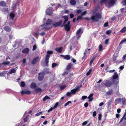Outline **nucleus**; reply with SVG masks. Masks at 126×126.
<instances>
[{
	"instance_id": "obj_1",
	"label": "nucleus",
	"mask_w": 126,
	"mask_h": 126,
	"mask_svg": "<svg viewBox=\"0 0 126 126\" xmlns=\"http://www.w3.org/2000/svg\"><path fill=\"white\" fill-rule=\"evenodd\" d=\"M52 21V20L48 19L47 20L46 23L41 25L39 28H41V30H44V31H48L51 28L49 26L51 24Z\"/></svg>"
},
{
	"instance_id": "obj_2",
	"label": "nucleus",
	"mask_w": 126,
	"mask_h": 126,
	"mask_svg": "<svg viewBox=\"0 0 126 126\" xmlns=\"http://www.w3.org/2000/svg\"><path fill=\"white\" fill-rule=\"evenodd\" d=\"M101 17V14L99 13H96L95 14L93 15L91 17L90 19L94 22H97L99 19Z\"/></svg>"
},
{
	"instance_id": "obj_3",
	"label": "nucleus",
	"mask_w": 126,
	"mask_h": 126,
	"mask_svg": "<svg viewBox=\"0 0 126 126\" xmlns=\"http://www.w3.org/2000/svg\"><path fill=\"white\" fill-rule=\"evenodd\" d=\"M47 55H46L45 60L46 65L47 66L48 65V63L49 62V59L50 56V54H53V52L51 50H48L47 51Z\"/></svg>"
},
{
	"instance_id": "obj_4",
	"label": "nucleus",
	"mask_w": 126,
	"mask_h": 126,
	"mask_svg": "<svg viewBox=\"0 0 126 126\" xmlns=\"http://www.w3.org/2000/svg\"><path fill=\"white\" fill-rule=\"evenodd\" d=\"M112 78L114 79L112 80V82L114 83V84L116 85L117 86V84L119 81L118 78V75L117 72H115L112 77Z\"/></svg>"
},
{
	"instance_id": "obj_5",
	"label": "nucleus",
	"mask_w": 126,
	"mask_h": 126,
	"mask_svg": "<svg viewBox=\"0 0 126 126\" xmlns=\"http://www.w3.org/2000/svg\"><path fill=\"white\" fill-rule=\"evenodd\" d=\"M45 76V73L44 71L39 73H38V79L40 81L42 80L44 78Z\"/></svg>"
},
{
	"instance_id": "obj_6",
	"label": "nucleus",
	"mask_w": 126,
	"mask_h": 126,
	"mask_svg": "<svg viewBox=\"0 0 126 126\" xmlns=\"http://www.w3.org/2000/svg\"><path fill=\"white\" fill-rule=\"evenodd\" d=\"M115 3V0H108L107 3L108 4V7L110 8L113 6Z\"/></svg>"
},
{
	"instance_id": "obj_7",
	"label": "nucleus",
	"mask_w": 126,
	"mask_h": 126,
	"mask_svg": "<svg viewBox=\"0 0 126 126\" xmlns=\"http://www.w3.org/2000/svg\"><path fill=\"white\" fill-rule=\"evenodd\" d=\"M53 9L52 8H49L47 9L46 11V14L48 15L51 16L53 14Z\"/></svg>"
},
{
	"instance_id": "obj_8",
	"label": "nucleus",
	"mask_w": 126,
	"mask_h": 126,
	"mask_svg": "<svg viewBox=\"0 0 126 126\" xmlns=\"http://www.w3.org/2000/svg\"><path fill=\"white\" fill-rule=\"evenodd\" d=\"M62 23V21L61 20L58 22H54L52 23L53 26L55 27H56L60 26Z\"/></svg>"
},
{
	"instance_id": "obj_9",
	"label": "nucleus",
	"mask_w": 126,
	"mask_h": 126,
	"mask_svg": "<svg viewBox=\"0 0 126 126\" xmlns=\"http://www.w3.org/2000/svg\"><path fill=\"white\" fill-rule=\"evenodd\" d=\"M104 85L107 87H110L111 85L112 82L110 81L107 80L104 83Z\"/></svg>"
},
{
	"instance_id": "obj_10",
	"label": "nucleus",
	"mask_w": 126,
	"mask_h": 126,
	"mask_svg": "<svg viewBox=\"0 0 126 126\" xmlns=\"http://www.w3.org/2000/svg\"><path fill=\"white\" fill-rule=\"evenodd\" d=\"M21 94L22 95L24 94H26L27 95H29L31 93V92L29 90H26L24 91L23 90H22L21 92Z\"/></svg>"
},
{
	"instance_id": "obj_11",
	"label": "nucleus",
	"mask_w": 126,
	"mask_h": 126,
	"mask_svg": "<svg viewBox=\"0 0 126 126\" xmlns=\"http://www.w3.org/2000/svg\"><path fill=\"white\" fill-rule=\"evenodd\" d=\"M60 56L63 57L64 59L67 60H69L71 58V57L70 55H60Z\"/></svg>"
},
{
	"instance_id": "obj_12",
	"label": "nucleus",
	"mask_w": 126,
	"mask_h": 126,
	"mask_svg": "<svg viewBox=\"0 0 126 126\" xmlns=\"http://www.w3.org/2000/svg\"><path fill=\"white\" fill-rule=\"evenodd\" d=\"M63 47H57L55 48V50L58 53H61L63 50Z\"/></svg>"
},
{
	"instance_id": "obj_13",
	"label": "nucleus",
	"mask_w": 126,
	"mask_h": 126,
	"mask_svg": "<svg viewBox=\"0 0 126 126\" xmlns=\"http://www.w3.org/2000/svg\"><path fill=\"white\" fill-rule=\"evenodd\" d=\"M79 87H78L76 88L73 89L71 90V92L72 94H75L79 89Z\"/></svg>"
},
{
	"instance_id": "obj_14",
	"label": "nucleus",
	"mask_w": 126,
	"mask_h": 126,
	"mask_svg": "<svg viewBox=\"0 0 126 126\" xmlns=\"http://www.w3.org/2000/svg\"><path fill=\"white\" fill-rule=\"evenodd\" d=\"M39 59V57H37L35 58L32 61V64H35L37 62Z\"/></svg>"
},
{
	"instance_id": "obj_15",
	"label": "nucleus",
	"mask_w": 126,
	"mask_h": 126,
	"mask_svg": "<svg viewBox=\"0 0 126 126\" xmlns=\"http://www.w3.org/2000/svg\"><path fill=\"white\" fill-rule=\"evenodd\" d=\"M93 94H91L88 97V98L89 99L88 101L90 102H91L93 100Z\"/></svg>"
},
{
	"instance_id": "obj_16",
	"label": "nucleus",
	"mask_w": 126,
	"mask_h": 126,
	"mask_svg": "<svg viewBox=\"0 0 126 126\" xmlns=\"http://www.w3.org/2000/svg\"><path fill=\"white\" fill-rule=\"evenodd\" d=\"M29 51V49L27 47L25 48L22 51V52L24 53L27 54Z\"/></svg>"
},
{
	"instance_id": "obj_17",
	"label": "nucleus",
	"mask_w": 126,
	"mask_h": 126,
	"mask_svg": "<svg viewBox=\"0 0 126 126\" xmlns=\"http://www.w3.org/2000/svg\"><path fill=\"white\" fill-rule=\"evenodd\" d=\"M65 30L67 31H69L71 29L70 25H66L64 26Z\"/></svg>"
},
{
	"instance_id": "obj_18",
	"label": "nucleus",
	"mask_w": 126,
	"mask_h": 126,
	"mask_svg": "<svg viewBox=\"0 0 126 126\" xmlns=\"http://www.w3.org/2000/svg\"><path fill=\"white\" fill-rule=\"evenodd\" d=\"M6 3L4 1H0V6L2 7L6 6Z\"/></svg>"
},
{
	"instance_id": "obj_19",
	"label": "nucleus",
	"mask_w": 126,
	"mask_h": 126,
	"mask_svg": "<svg viewBox=\"0 0 126 126\" xmlns=\"http://www.w3.org/2000/svg\"><path fill=\"white\" fill-rule=\"evenodd\" d=\"M122 106L126 105V99L125 98H122Z\"/></svg>"
},
{
	"instance_id": "obj_20",
	"label": "nucleus",
	"mask_w": 126,
	"mask_h": 126,
	"mask_svg": "<svg viewBox=\"0 0 126 126\" xmlns=\"http://www.w3.org/2000/svg\"><path fill=\"white\" fill-rule=\"evenodd\" d=\"M82 32H77L76 37L77 40H78L79 39L81 36V34H82Z\"/></svg>"
},
{
	"instance_id": "obj_21",
	"label": "nucleus",
	"mask_w": 126,
	"mask_h": 126,
	"mask_svg": "<svg viewBox=\"0 0 126 126\" xmlns=\"http://www.w3.org/2000/svg\"><path fill=\"white\" fill-rule=\"evenodd\" d=\"M72 65V64L71 63H70L68 64L66 67V70H70L71 68Z\"/></svg>"
},
{
	"instance_id": "obj_22",
	"label": "nucleus",
	"mask_w": 126,
	"mask_h": 126,
	"mask_svg": "<svg viewBox=\"0 0 126 126\" xmlns=\"http://www.w3.org/2000/svg\"><path fill=\"white\" fill-rule=\"evenodd\" d=\"M30 87L32 89L34 88H36V84L34 82H32L31 84Z\"/></svg>"
},
{
	"instance_id": "obj_23",
	"label": "nucleus",
	"mask_w": 126,
	"mask_h": 126,
	"mask_svg": "<svg viewBox=\"0 0 126 126\" xmlns=\"http://www.w3.org/2000/svg\"><path fill=\"white\" fill-rule=\"evenodd\" d=\"M35 92H42L43 91L42 89L40 88H34Z\"/></svg>"
},
{
	"instance_id": "obj_24",
	"label": "nucleus",
	"mask_w": 126,
	"mask_h": 126,
	"mask_svg": "<svg viewBox=\"0 0 126 126\" xmlns=\"http://www.w3.org/2000/svg\"><path fill=\"white\" fill-rule=\"evenodd\" d=\"M70 3L71 5H75L76 4V2L75 0H71Z\"/></svg>"
},
{
	"instance_id": "obj_25",
	"label": "nucleus",
	"mask_w": 126,
	"mask_h": 126,
	"mask_svg": "<svg viewBox=\"0 0 126 126\" xmlns=\"http://www.w3.org/2000/svg\"><path fill=\"white\" fill-rule=\"evenodd\" d=\"M4 29L5 31L9 32L11 31V29L8 26H6L4 28Z\"/></svg>"
},
{
	"instance_id": "obj_26",
	"label": "nucleus",
	"mask_w": 126,
	"mask_h": 126,
	"mask_svg": "<svg viewBox=\"0 0 126 126\" xmlns=\"http://www.w3.org/2000/svg\"><path fill=\"white\" fill-rule=\"evenodd\" d=\"M113 92V90L112 89L109 90L106 93V94L107 95H111Z\"/></svg>"
},
{
	"instance_id": "obj_27",
	"label": "nucleus",
	"mask_w": 126,
	"mask_h": 126,
	"mask_svg": "<svg viewBox=\"0 0 126 126\" xmlns=\"http://www.w3.org/2000/svg\"><path fill=\"white\" fill-rule=\"evenodd\" d=\"M10 16L12 20H13L15 17V15L12 12L10 13Z\"/></svg>"
},
{
	"instance_id": "obj_28",
	"label": "nucleus",
	"mask_w": 126,
	"mask_h": 126,
	"mask_svg": "<svg viewBox=\"0 0 126 126\" xmlns=\"http://www.w3.org/2000/svg\"><path fill=\"white\" fill-rule=\"evenodd\" d=\"M50 99V98L47 95H46L43 98V101H45L46 100Z\"/></svg>"
},
{
	"instance_id": "obj_29",
	"label": "nucleus",
	"mask_w": 126,
	"mask_h": 126,
	"mask_svg": "<svg viewBox=\"0 0 126 126\" xmlns=\"http://www.w3.org/2000/svg\"><path fill=\"white\" fill-rule=\"evenodd\" d=\"M16 70L15 69H11L9 72V74H11L12 73H15L16 72Z\"/></svg>"
},
{
	"instance_id": "obj_30",
	"label": "nucleus",
	"mask_w": 126,
	"mask_h": 126,
	"mask_svg": "<svg viewBox=\"0 0 126 126\" xmlns=\"http://www.w3.org/2000/svg\"><path fill=\"white\" fill-rule=\"evenodd\" d=\"M103 46L101 44H100L99 46V49L98 51H102L103 50Z\"/></svg>"
},
{
	"instance_id": "obj_31",
	"label": "nucleus",
	"mask_w": 126,
	"mask_h": 126,
	"mask_svg": "<svg viewBox=\"0 0 126 126\" xmlns=\"http://www.w3.org/2000/svg\"><path fill=\"white\" fill-rule=\"evenodd\" d=\"M1 11L4 13H7L8 11V9L7 8H3L2 9Z\"/></svg>"
},
{
	"instance_id": "obj_32",
	"label": "nucleus",
	"mask_w": 126,
	"mask_h": 126,
	"mask_svg": "<svg viewBox=\"0 0 126 126\" xmlns=\"http://www.w3.org/2000/svg\"><path fill=\"white\" fill-rule=\"evenodd\" d=\"M72 94L71 93V92H68L66 93V95L67 96L70 97L71 96Z\"/></svg>"
},
{
	"instance_id": "obj_33",
	"label": "nucleus",
	"mask_w": 126,
	"mask_h": 126,
	"mask_svg": "<svg viewBox=\"0 0 126 126\" xmlns=\"http://www.w3.org/2000/svg\"><path fill=\"white\" fill-rule=\"evenodd\" d=\"M10 63V62L9 61H8V62L5 61V62H3L2 63V64H3L4 65H8V64H9Z\"/></svg>"
},
{
	"instance_id": "obj_34",
	"label": "nucleus",
	"mask_w": 126,
	"mask_h": 126,
	"mask_svg": "<svg viewBox=\"0 0 126 126\" xmlns=\"http://www.w3.org/2000/svg\"><path fill=\"white\" fill-rule=\"evenodd\" d=\"M95 57H93L92 59L91 60L90 62V65H91L92 64L93 62L94 61Z\"/></svg>"
},
{
	"instance_id": "obj_35",
	"label": "nucleus",
	"mask_w": 126,
	"mask_h": 126,
	"mask_svg": "<svg viewBox=\"0 0 126 126\" xmlns=\"http://www.w3.org/2000/svg\"><path fill=\"white\" fill-rule=\"evenodd\" d=\"M66 87V86L65 85H63L60 86V88L61 90H63Z\"/></svg>"
},
{
	"instance_id": "obj_36",
	"label": "nucleus",
	"mask_w": 126,
	"mask_h": 126,
	"mask_svg": "<svg viewBox=\"0 0 126 126\" xmlns=\"http://www.w3.org/2000/svg\"><path fill=\"white\" fill-rule=\"evenodd\" d=\"M35 37L37 38L38 36V33L37 32H36L34 33L33 35Z\"/></svg>"
},
{
	"instance_id": "obj_37",
	"label": "nucleus",
	"mask_w": 126,
	"mask_h": 126,
	"mask_svg": "<svg viewBox=\"0 0 126 126\" xmlns=\"http://www.w3.org/2000/svg\"><path fill=\"white\" fill-rule=\"evenodd\" d=\"M59 104V103L58 102H56L55 105L54 106L53 108H54V109H55L56 108H57Z\"/></svg>"
},
{
	"instance_id": "obj_38",
	"label": "nucleus",
	"mask_w": 126,
	"mask_h": 126,
	"mask_svg": "<svg viewBox=\"0 0 126 126\" xmlns=\"http://www.w3.org/2000/svg\"><path fill=\"white\" fill-rule=\"evenodd\" d=\"M124 119L125 120H126V117L124 116H123L122 117L119 123H121L123 121Z\"/></svg>"
},
{
	"instance_id": "obj_39",
	"label": "nucleus",
	"mask_w": 126,
	"mask_h": 126,
	"mask_svg": "<svg viewBox=\"0 0 126 126\" xmlns=\"http://www.w3.org/2000/svg\"><path fill=\"white\" fill-rule=\"evenodd\" d=\"M124 119L125 120H126V117L124 116H123L122 117L119 123H121L123 121Z\"/></svg>"
},
{
	"instance_id": "obj_40",
	"label": "nucleus",
	"mask_w": 126,
	"mask_h": 126,
	"mask_svg": "<svg viewBox=\"0 0 126 126\" xmlns=\"http://www.w3.org/2000/svg\"><path fill=\"white\" fill-rule=\"evenodd\" d=\"M124 119L125 120H126V117L124 116H123L122 117L119 123H121L123 121Z\"/></svg>"
},
{
	"instance_id": "obj_41",
	"label": "nucleus",
	"mask_w": 126,
	"mask_h": 126,
	"mask_svg": "<svg viewBox=\"0 0 126 126\" xmlns=\"http://www.w3.org/2000/svg\"><path fill=\"white\" fill-rule=\"evenodd\" d=\"M115 101H117L119 103L120 102L122 101V99L120 98H118L116 99Z\"/></svg>"
},
{
	"instance_id": "obj_42",
	"label": "nucleus",
	"mask_w": 126,
	"mask_h": 126,
	"mask_svg": "<svg viewBox=\"0 0 126 126\" xmlns=\"http://www.w3.org/2000/svg\"><path fill=\"white\" fill-rule=\"evenodd\" d=\"M58 65V64L56 63H53L52 65V67L53 68L55 67H56Z\"/></svg>"
},
{
	"instance_id": "obj_43",
	"label": "nucleus",
	"mask_w": 126,
	"mask_h": 126,
	"mask_svg": "<svg viewBox=\"0 0 126 126\" xmlns=\"http://www.w3.org/2000/svg\"><path fill=\"white\" fill-rule=\"evenodd\" d=\"M72 102L71 101H67L64 105V106L65 107H66L67 105H68L70 103H71Z\"/></svg>"
},
{
	"instance_id": "obj_44",
	"label": "nucleus",
	"mask_w": 126,
	"mask_h": 126,
	"mask_svg": "<svg viewBox=\"0 0 126 126\" xmlns=\"http://www.w3.org/2000/svg\"><path fill=\"white\" fill-rule=\"evenodd\" d=\"M92 69H90V70H89V71L87 72L86 74V75L88 76L89 75H90L91 73V72H92Z\"/></svg>"
},
{
	"instance_id": "obj_45",
	"label": "nucleus",
	"mask_w": 126,
	"mask_h": 126,
	"mask_svg": "<svg viewBox=\"0 0 126 126\" xmlns=\"http://www.w3.org/2000/svg\"><path fill=\"white\" fill-rule=\"evenodd\" d=\"M112 102V101L111 100H109L108 102V107H109L110 106L111 103Z\"/></svg>"
},
{
	"instance_id": "obj_46",
	"label": "nucleus",
	"mask_w": 126,
	"mask_h": 126,
	"mask_svg": "<svg viewBox=\"0 0 126 126\" xmlns=\"http://www.w3.org/2000/svg\"><path fill=\"white\" fill-rule=\"evenodd\" d=\"M29 115H28L24 119V122H26L27 121L28 118L29 117Z\"/></svg>"
},
{
	"instance_id": "obj_47",
	"label": "nucleus",
	"mask_w": 126,
	"mask_h": 126,
	"mask_svg": "<svg viewBox=\"0 0 126 126\" xmlns=\"http://www.w3.org/2000/svg\"><path fill=\"white\" fill-rule=\"evenodd\" d=\"M101 0L100 3L101 4H102V3H105L106 2L107 3V0Z\"/></svg>"
},
{
	"instance_id": "obj_48",
	"label": "nucleus",
	"mask_w": 126,
	"mask_h": 126,
	"mask_svg": "<svg viewBox=\"0 0 126 126\" xmlns=\"http://www.w3.org/2000/svg\"><path fill=\"white\" fill-rule=\"evenodd\" d=\"M82 16L81 15V16H78L77 18V20H81L82 18Z\"/></svg>"
},
{
	"instance_id": "obj_49",
	"label": "nucleus",
	"mask_w": 126,
	"mask_h": 126,
	"mask_svg": "<svg viewBox=\"0 0 126 126\" xmlns=\"http://www.w3.org/2000/svg\"><path fill=\"white\" fill-rule=\"evenodd\" d=\"M126 31V27H124L120 31V32H125Z\"/></svg>"
},
{
	"instance_id": "obj_50",
	"label": "nucleus",
	"mask_w": 126,
	"mask_h": 126,
	"mask_svg": "<svg viewBox=\"0 0 126 126\" xmlns=\"http://www.w3.org/2000/svg\"><path fill=\"white\" fill-rule=\"evenodd\" d=\"M21 86L24 87L25 86V83L24 81H22L21 82Z\"/></svg>"
},
{
	"instance_id": "obj_51",
	"label": "nucleus",
	"mask_w": 126,
	"mask_h": 126,
	"mask_svg": "<svg viewBox=\"0 0 126 126\" xmlns=\"http://www.w3.org/2000/svg\"><path fill=\"white\" fill-rule=\"evenodd\" d=\"M63 17L64 18L65 20L68 21V18L67 16H64Z\"/></svg>"
},
{
	"instance_id": "obj_52",
	"label": "nucleus",
	"mask_w": 126,
	"mask_h": 126,
	"mask_svg": "<svg viewBox=\"0 0 126 126\" xmlns=\"http://www.w3.org/2000/svg\"><path fill=\"white\" fill-rule=\"evenodd\" d=\"M84 31L83 29L82 28H79L77 32H83Z\"/></svg>"
},
{
	"instance_id": "obj_53",
	"label": "nucleus",
	"mask_w": 126,
	"mask_h": 126,
	"mask_svg": "<svg viewBox=\"0 0 126 126\" xmlns=\"http://www.w3.org/2000/svg\"><path fill=\"white\" fill-rule=\"evenodd\" d=\"M43 113V111L40 112L38 113H37L35 114V116H39L41 114Z\"/></svg>"
},
{
	"instance_id": "obj_54",
	"label": "nucleus",
	"mask_w": 126,
	"mask_h": 126,
	"mask_svg": "<svg viewBox=\"0 0 126 126\" xmlns=\"http://www.w3.org/2000/svg\"><path fill=\"white\" fill-rule=\"evenodd\" d=\"M37 48V46L36 45H34L33 47V50L34 51Z\"/></svg>"
},
{
	"instance_id": "obj_55",
	"label": "nucleus",
	"mask_w": 126,
	"mask_h": 126,
	"mask_svg": "<svg viewBox=\"0 0 126 126\" xmlns=\"http://www.w3.org/2000/svg\"><path fill=\"white\" fill-rule=\"evenodd\" d=\"M109 41V39H107L105 40V44L106 45L108 44V42Z\"/></svg>"
},
{
	"instance_id": "obj_56",
	"label": "nucleus",
	"mask_w": 126,
	"mask_h": 126,
	"mask_svg": "<svg viewBox=\"0 0 126 126\" xmlns=\"http://www.w3.org/2000/svg\"><path fill=\"white\" fill-rule=\"evenodd\" d=\"M102 117V115L101 114H99L98 117V119L99 120H101Z\"/></svg>"
},
{
	"instance_id": "obj_57",
	"label": "nucleus",
	"mask_w": 126,
	"mask_h": 126,
	"mask_svg": "<svg viewBox=\"0 0 126 126\" xmlns=\"http://www.w3.org/2000/svg\"><path fill=\"white\" fill-rule=\"evenodd\" d=\"M87 98V97L86 96L84 95L82 97V99L83 100H84Z\"/></svg>"
},
{
	"instance_id": "obj_58",
	"label": "nucleus",
	"mask_w": 126,
	"mask_h": 126,
	"mask_svg": "<svg viewBox=\"0 0 126 126\" xmlns=\"http://www.w3.org/2000/svg\"><path fill=\"white\" fill-rule=\"evenodd\" d=\"M82 12V10H81L80 9L78 10H77V13L79 14L80 13Z\"/></svg>"
},
{
	"instance_id": "obj_59",
	"label": "nucleus",
	"mask_w": 126,
	"mask_h": 126,
	"mask_svg": "<svg viewBox=\"0 0 126 126\" xmlns=\"http://www.w3.org/2000/svg\"><path fill=\"white\" fill-rule=\"evenodd\" d=\"M87 123V122L86 121H85L82 123V125L83 126H85Z\"/></svg>"
},
{
	"instance_id": "obj_60",
	"label": "nucleus",
	"mask_w": 126,
	"mask_h": 126,
	"mask_svg": "<svg viewBox=\"0 0 126 126\" xmlns=\"http://www.w3.org/2000/svg\"><path fill=\"white\" fill-rule=\"evenodd\" d=\"M96 111H94L93 112V117H95L96 115Z\"/></svg>"
},
{
	"instance_id": "obj_61",
	"label": "nucleus",
	"mask_w": 126,
	"mask_h": 126,
	"mask_svg": "<svg viewBox=\"0 0 126 126\" xmlns=\"http://www.w3.org/2000/svg\"><path fill=\"white\" fill-rule=\"evenodd\" d=\"M86 13H87L86 11H85L82 13V14H81V15L82 16L83 15H85Z\"/></svg>"
},
{
	"instance_id": "obj_62",
	"label": "nucleus",
	"mask_w": 126,
	"mask_h": 126,
	"mask_svg": "<svg viewBox=\"0 0 126 126\" xmlns=\"http://www.w3.org/2000/svg\"><path fill=\"white\" fill-rule=\"evenodd\" d=\"M88 106V102H86L84 104V106L85 107L87 108Z\"/></svg>"
},
{
	"instance_id": "obj_63",
	"label": "nucleus",
	"mask_w": 126,
	"mask_h": 126,
	"mask_svg": "<svg viewBox=\"0 0 126 126\" xmlns=\"http://www.w3.org/2000/svg\"><path fill=\"white\" fill-rule=\"evenodd\" d=\"M108 22H106L105 23L104 25V27H106L108 26Z\"/></svg>"
},
{
	"instance_id": "obj_64",
	"label": "nucleus",
	"mask_w": 126,
	"mask_h": 126,
	"mask_svg": "<svg viewBox=\"0 0 126 126\" xmlns=\"http://www.w3.org/2000/svg\"><path fill=\"white\" fill-rule=\"evenodd\" d=\"M123 5L124 6H126V0H124V1L122 2Z\"/></svg>"
}]
</instances>
